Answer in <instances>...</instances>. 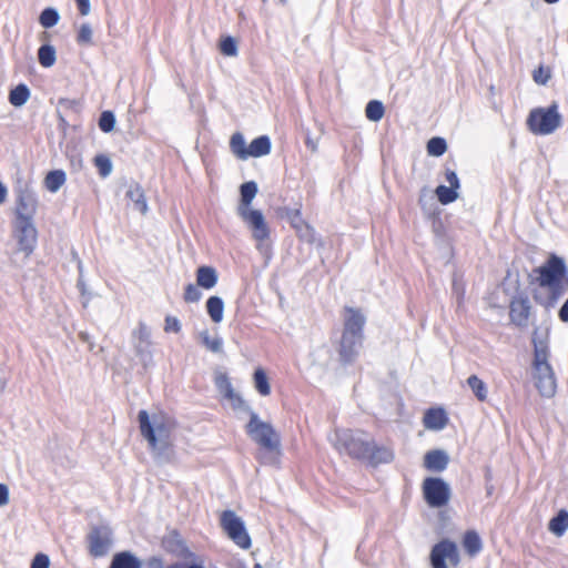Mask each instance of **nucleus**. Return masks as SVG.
Returning a JSON list of instances; mask_svg holds the SVG:
<instances>
[{
    "instance_id": "1",
    "label": "nucleus",
    "mask_w": 568,
    "mask_h": 568,
    "mask_svg": "<svg viewBox=\"0 0 568 568\" xmlns=\"http://www.w3.org/2000/svg\"><path fill=\"white\" fill-rule=\"evenodd\" d=\"M335 436V448L351 458L367 462L372 466L388 464L394 459L393 449L377 445L366 432L342 429L337 430Z\"/></svg>"
},
{
    "instance_id": "2",
    "label": "nucleus",
    "mask_w": 568,
    "mask_h": 568,
    "mask_svg": "<svg viewBox=\"0 0 568 568\" xmlns=\"http://www.w3.org/2000/svg\"><path fill=\"white\" fill-rule=\"evenodd\" d=\"M138 419L141 434L148 440L154 459L160 464L170 463L174 457L170 423L160 416H153L151 420L144 409L139 412Z\"/></svg>"
},
{
    "instance_id": "3",
    "label": "nucleus",
    "mask_w": 568,
    "mask_h": 568,
    "mask_svg": "<svg viewBox=\"0 0 568 568\" xmlns=\"http://www.w3.org/2000/svg\"><path fill=\"white\" fill-rule=\"evenodd\" d=\"M343 331L338 345V356L343 364L353 363L364 341L366 316L361 308L344 306L342 311Z\"/></svg>"
},
{
    "instance_id": "4",
    "label": "nucleus",
    "mask_w": 568,
    "mask_h": 568,
    "mask_svg": "<svg viewBox=\"0 0 568 568\" xmlns=\"http://www.w3.org/2000/svg\"><path fill=\"white\" fill-rule=\"evenodd\" d=\"M250 410V420L246 433L260 446L258 459L266 465H275L282 454L281 437L270 423L260 419L258 415Z\"/></svg>"
},
{
    "instance_id": "5",
    "label": "nucleus",
    "mask_w": 568,
    "mask_h": 568,
    "mask_svg": "<svg viewBox=\"0 0 568 568\" xmlns=\"http://www.w3.org/2000/svg\"><path fill=\"white\" fill-rule=\"evenodd\" d=\"M532 377L535 386L541 396L550 398L556 394L557 378L549 363L548 345L546 342L537 341L536 338L532 339Z\"/></svg>"
},
{
    "instance_id": "6",
    "label": "nucleus",
    "mask_w": 568,
    "mask_h": 568,
    "mask_svg": "<svg viewBox=\"0 0 568 568\" xmlns=\"http://www.w3.org/2000/svg\"><path fill=\"white\" fill-rule=\"evenodd\" d=\"M561 124V115L558 106L552 103L549 108H537L530 111L527 118V126L530 132L547 135L555 132Z\"/></svg>"
},
{
    "instance_id": "7",
    "label": "nucleus",
    "mask_w": 568,
    "mask_h": 568,
    "mask_svg": "<svg viewBox=\"0 0 568 568\" xmlns=\"http://www.w3.org/2000/svg\"><path fill=\"white\" fill-rule=\"evenodd\" d=\"M16 207L13 220L33 221L38 210V197L28 181L19 178L14 186Z\"/></svg>"
},
{
    "instance_id": "8",
    "label": "nucleus",
    "mask_w": 568,
    "mask_h": 568,
    "mask_svg": "<svg viewBox=\"0 0 568 568\" xmlns=\"http://www.w3.org/2000/svg\"><path fill=\"white\" fill-rule=\"evenodd\" d=\"M12 237L16 241L17 248L14 254H22L27 260L34 251L38 242V231L34 221L12 220Z\"/></svg>"
},
{
    "instance_id": "9",
    "label": "nucleus",
    "mask_w": 568,
    "mask_h": 568,
    "mask_svg": "<svg viewBox=\"0 0 568 568\" xmlns=\"http://www.w3.org/2000/svg\"><path fill=\"white\" fill-rule=\"evenodd\" d=\"M534 272L537 274L538 284H568V266L566 261L554 253Z\"/></svg>"
},
{
    "instance_id": "10",
    "label": "nucleus",
    "mask_w": 568,
    "mask_h": 568,
    "mask_svg": "<svg viewBox=\"0 0 568 568\" xmlns=\"http://www.w3.org/2000/svg\"><path fill=\"white\" fill-rule=\"evenodd\" d=\"M239 216L246 224L247 229L252 233V237L256 241V247L260 251H264L265 241L270 237L268 224L260 210H241Z\"/></svg>"
},
{
    "instance_id": "11",
    "label": "nucleus",
    "mask_w": 568,
    "mask_h": 568,
    "mask_svg": "<svg viewBox=\"0 0 568 568\" xmlns=\"http://www.w3.org/2000/svg\"><path fill=\"white\" fill-rule=\"evenodd\" d=\"M424 499L429 507L440 508L448 504L450 499L449 485L439 477H427L423 481Z\"/></svg>"
},
{
    "instance_id": "12",
    "label": "nucleus",
    "mask_w": 568,
    "mask_h": 568,
    "mask_svg": "<svg viewBox=\"0 0 568 568\" xmlns=\"http://www.w3.org/2000/svg\"><path fill=\"white\" fill-rule=\"evenodd\" d=\"M221 526L227 536L242 549L251 547V537L243 520L233 510H224L221 515Z\"/></svg>"
},
{
    "instance_id": "13",
    "label": "nucleus",
    "mask_w": 568,
    "mask_h": 568,
    "mask_svg": "<svg viewBox=\"0 0 568 568\" xmlns=\"http://www.w3.org/2000/svg\"><path fill=\"white\" fill-rule=\"evenodd\" d=\"M432 568H448L446 561L453 567H457L460 562V555L456 542L450 539H443L435 544L429 555Z\"/></svg>"
},
{
    "instance_id": "14",
    "label": "nucleus",
    "mask_w": 568,
    "mask_h": 568,
    "mask_svg": "<svg viewBox=\"0 0 568 568\" xmlns=\"http://www.w3.org/2000/svg\"><path fill=\"white\" fill-rule=\"evenodd\" d=\"M89 554L94 557L105 556L112 545V532L108 527H93L88 535Z\"/></svg>"
},
{
    "instance_id": "15",
    "label": "nucleus",
    "mask_w": 568,
    "mask_h": 568,
    "mask_svg": "<svg viewBox=\"0 0 568 568\" xmlns=\"http://www.w3.org/2000/svg\"><path fill=\"white\" fill-rule=\"evenodd\" d=\"M509 308L510 322L518 327H527L531 308L528 296L519 294L514 297Z\"/></svg>"
},
{
    "instance_id": "16",
    "label": "nucleus",
    "mask_w": 568,
    "mask_h": 568,
    "mask_svg": "<svg viewBox=\"0 0 568 568\" xmlns=\"http://www.w3.org/2000/svg\"><path fill=\"white\" fill-rule=\"evenodd\" d=\"M216 386L224 397L232 402L234 408L250 409L245 400L234 392V388L226 375L216 377Z\"/></svg>"
},
{
    "instance_id": "17",
    "label": "nucleus",
    "mask_w": 568,
    "mask_h": 568,
    "mask_svg": "<svg viewBox=\"0 0 568 568\" xmlns=\"http://www.w3.org/2000/svg\"><path fill=\"white\" fill-rule=\"evenodd\" d=\"M449 463V456L445 450L433 449L426 453L424 466L432 471H444Z\"/></svg>"
},
{
    "instance_id": "18",
    "label": "nucleus",
    "mask_w": 568,
    "mask_h": 568,
    "mask_svg": "<svg viewBox=\"0 0 568 568\" xmlns=\"http://www.w3.org/2000/svg\"><path fill=\"white\" fill-rule=\"evenodd\" d=\"M423 423L426 429L442 430L448 424V417L443 408H429L424 415Z\"/></svg>"
},
{
    "instance_id": "19",
    "label": "nucleus",
    "mask_w": 568,
    "mask_h": 568,
    "mask_svg": "<svg viewBox=\"0 0 568 568\" xmlns=\"http://www.w3.org/2000/svg\"><path fill=\"white\" fill-rule=\"evenodd\" d=\"M126 197L133 203L134 209L142 214L148 212V203L144 191L138 183L130 184L126 191Z\"/></svg>"
},
{
    "instance_id": "20",
    "label": "nucleus",
    "mask_w": 568,
    "mask_h": 568,
    "mask_svg": "<svg viewBox=\"0 0 568 568\" xmlns=\"http://www.w3.org/2000/svg\"><path fill=\"white\" fill-rule=\"evenodd\" d=\"M109 568H142V564L130 551H121L113 556Z\"/></svg>"
},
{
    "instance_id": "21",
    "label": "nucleus",
    "mask_w": 568,
    "mask_h": 568,
    "mask_svg": "<svg viewBox=\"0 0 568 568\" xmlns=\"http://www.w3.org/2000/svg\"><path fill=\"white\" fill-rule=\"evenodd\" d=\"M241 192V200L240 204L237 206V213L241 210H250V205L253 201V199L257 194V184L254 181L245 182L240 187Z\"/></svg>"
},
{
    "instance_id": "22",
    "label": "nucleus",
    "mask_w": 568,
    "mask_h": 568,
    "mask_svg": "<svg viewBox=\"0 0 568 568\" xmlns=\"http://www.w3.org/2000/svg\"><path fill=\"white\" fill-rule=\"evenodd\" d=\"M463 547L468 556L475 557L483 549V542L479 535L475 530H468L463 538Z\"/></svg>"
},
{
    "instance_id": "23",
    "label": "nucleus",
    "mask_w": 568,
    "mask_h": 568,
    "mask_svg": "<svg viewBox=\"0 0 568 568\" xmlns=\"http://www.w3.org/2000/svg\"><path fill=\"white\" fill-rule=\"evenodd\" d=\"M271 152V140L267 135L254 139L248 145V158H261Z\"/></svg>"
},
{
    "instance_id": "24",
    "label": "nucleus",
    "mask_w": 568,
    "mask_h": 568,
    "mask_svg": "<svg viewBox=\"0 0 568 568\" xmlns=\"http://www.w3.org/2000/svg\"><path fill=\"white\" fill-rule=\"evenodd\" d=\"M133 348L144 368L153 365L152 342L133 343Z\"/></svg>"
},
{
    "instance_id": "25",
    "label": "nucleus",
    "mask_w": 568,
    "mask_h": 568,
    "mask_svg": "<svg viewBox=\"0 0 568 568\" xmlns=\"http://www.w3.org/2000/svg\"><path fill=\"white\" fill-rule=\"evenodd\" d=\"M67 175L62 170L50 171L44 178V186L48 191L55 193L65 183Z\"/></svg>"
},
{
    "instance_id": "26",
    "label": "nucleus",
    "mask_w": 568,
    "mask_h": 568,
    "mask_svg": "<svg viewBox=\"0 0 568 568\" xmlns=\"http://www.w3.org/2000/svg\"><path fill=\"white\" fill-rule=\"evenodd\" d=\"M548 528L556 536H562L568 529V511L564 509L560 510L550 519Z\"/></svg>"
},
{
    "instance_id": "27",
    "label": "nucleus",
    "mask_w": 568,
    "mask_h": 568,
    "mask_svg": "<svg viewBox=\"0 0 568 568\" xmlns=\"http://www.w3.org/2000/svg\"><path fill=\"white\" fill-rule=\"evenodd\" d=\"M29 98H30V90L23 83L18 84L9 93V102L13 106H17V108L24 105L28 102Z\"/></svg>"
},
{
    "instance_id": "28",
    "label": "nucleus",
    "mask_w": 568,
    "mask_h": 568,
    "mask_svg": "<svg viewBox=\"0 0 568 568\" xmlns=\"http://www.w3.org/2000/svg\"><path fill=\"white\" fill-rule=\"evenodd\" d=\"M230 148L234 155L240 160L248 159V148L245 146L243 134L236 132L231 136Z\"/></svg>"
},
{
    "instance_id": "29",
    "label": "nucleus",
    "mask_w": 568,
    "mask_h": 568,
    "mask_svg": "<svg viewBox=\"0 0 568 568\" xmlns=\"http://www.w3.org/2000/svg\"><path fill=\"white\" fill-rule=\"evenodd\" d=\"M224 304L217 296H211L206 301V311L214 323H220L223 318Z\"/></svg>"
},
{
    "instance_id": "30",
    "label": "nucleus",
    "mask_w": 568,
    "mask_h": 568,
    "mask_svg": "<svg viewBox=\"0 0 568 568\" xmlns=\"http://www.w3.org/2000/svg\"><path fill=\"white\" fill-rule=\"evenodd\" d=\"M38 60L43 68H51L57 61L54 47L51 44H42L38 50Z\"/></svg>"
},
{
    "instance_id": "31",
    "label": "nucleus",
    "mask_w": 568,
    "mask_h": 568,
    "mask_svg": "<svg viewBox=\"0 0 568 568\" xmlns=\"http://www.w3.org/2000/svg\"><path fill=\"white\" fill-rule=\"evenodd\" d=\"M467 385L479 402H485L487 399V386L477 375H470L467 378Z\"/></svg>"
},
{
    "instance_id": "32",
    "label": "nucleus",
    "mask_w": 568,
    "mask_h": 568,
    "mask_svg": "<svg viewBox=\"0 0 568 568\" xmlns=\"http://www.w3.org/2000/svg\"><path fill=\"white\" fill-rule=\"evenodd\" d=\"M255 389L262 396H268L271 394V386L268 378L263 368H257L253 375Z\"/></svg>"
},
{
    "instance_id": "33",
    "label": "nucleus",
    "mask_w": 568,
    "mask_h": 568,
    "mask_svg": "<svg viewBox=\"0 0 568 568\" xmlns=\"http://www.w3.org/2000/svg\"><path fill=\"white\" fill-rule=\"evenodd\" d=\"M217 280H219L217 272L214 267L202 266L197 270L196 284H199V285L216 284Z\"/></svg>"
},
{
    "instance_id": "34",
    "label": "nucleus",
    "mask_w": 568,
    "mask_h": 568,
    "mask_svg": "<svg viewBox=\"0 0 568 568\" xmlns=\"http://www.w3.org/2000/svg\"><path fill=\"white\" fill-rule=\"evenodd\" d=\"M200 338L202 344L212 353H222L223 351V339L219 336H213L209 334L207 331H203L200 333Z\"/></svg>"
},
{
    "instance_id": "35",
    "label": "nucleus",
    "mask_w": 568,
    "mask_h": 568,
    "mask_svg": "<svg viewBox=\"0 0 568 568\" xmlns=\"http://www.w3.org/2000/svg\"><path fill=\"white\" fill-rule=\"evenodd\" d=\"M385 113L384 105L378 100H372L367 103L365 109L366 118L373 122L379 121Z\"/></svg>"
},
{
    "instance_id": "36",
    "label": "nucleus",
    "mask_w": 568,
    "mask_h": 568,
    "mask_svg": "<svg viewBox=\"0 0 568 568\" xmlns=\"http://www.w3.org/2000/svg\"><path fill=\"white\" fill-rule=\"evenodd\" d=\"M435 193L438 197V201L444 205L453 203L458 199L457 190L452 186L448 187L445 185H438L435 190Z\"/></svg>"
},
{
    "instance_id": "37",
    "label": "nucleus",
    "mask_w": 568,
    "mask_h": 568,
    "mask_svg": "<svg viewBox=\"0 0 568 568\" xmlns=\"http://www.w3.org/2000/svg\"><path fill=\"white\" fill-rule=\"evenodd\" d=\"M59 19L60 14L54 8H45L39 17V22L43 28H52L59 22Z\"/></svg>"
},
{
    "instance_id": "38",
    "label": "nucleus",
    "mask_w": 568,
    "mask_h": 568,
    "mask_svg": "<svg viewBox=\"0 0 568 568\" xmlns=\"http://www.w3.org/2000/svg\"><path fill=\"white\" fill-rule=\"evenodd\" d=\"M447 150V143L445 139L435 136L432 138L427 143V152L429 155L433 156H440L443 155Z\"/></svg>"
},
{
    "instance_id": "39",
    "label": "nucleus",
    "mask_w": 568,
    "mask_h": 568,
    "mask_svg": "<svg viewBox=\"0 0 568 568\" xmlns=\"http://www.w3.org/2000/svg\"><path fill=\"white\" fill-rule=\"evenodd\" d=\"M93 30L90 23L84 22L79 27L77 42L79 45H92Z\"/></svg>"
},
{
    "instance_id": "40",
    "label": "nucleus",
    "mask_w": 568,
    "mask_h": 568,
    "mask_svg": "<svg viewBox=\"0 0 568 568\" xmlns=\"http://www.w3.org/2000/svg\"><path fill=\"white\" fill-rule=\"evenodd\" d=\"M94 164L99 170V173L102 178H106L112 172V162L109 156L104 154H99L94 158Z\"/></svg>"
},
{
    "instance_id": "41",
    "label": "nucleus",
    "mask_w": 568,
    "mask_h": 568,
    "mask_svg": "<svg viewBox=\"0 0 568 568\" xmlns=\"http://www.w3.org/2000/svg\"><path fill=\"white\" fill-rule=\"evenodd\" d=\"M220 51L226 57L237 55V43L233 37H225L220 42Z\"/></svg>"
},
{
    "instance_id": "42",
    "label": "nucleus",
    "mask_w": 568,
    "mask_h": 568,
    "mask_svg": "<svg viewBox=\"0 0 568 568\" xmlns=\"http://www.w3.org/2000/svg\"><path fill=\"white\" fill-rule=\"evenodd\" d=\"M133 343L151 342V332L145 323L140 322L138 327L132 332Z\"/></svg>"
},
{
    "instance_id": "43",
    "label": "nucleus",
    "mask_w": 568,
    "mask_h": 568,
    "mask_svg": "<svg viewBox=\"0 0 568 568\" xmlns=\"http://www.w3.org/2000/svg\"><path fill=\"white\" fill-rule=\"evenodd\" d=\"M99 126L103 132H111L115 126V116L111 111H103L99 119Z\"/></svg>"
},
{
    "instance_id": "44",
    "label": "nucleus",
    "mask_w": 568,
    "mask_h": 568,
    "mask_svg": "<svg viewBox=\"0 0 568 568\" xmlns=\"http://www.w3.org/2000/svg\"><path fill=\"white\" fill-rule=\"evenodd\" d=\"M181 322L178 317L168 315L165 317L164 332L178 334L181 331Z\"/></svg>"
},
{
    "instance_id": "45",
    "label": "nucleus",
    "mask_w": 568,
    "mask_h": 568,
    "mask_svg": "<svg viewBox=\"0 0 568 568\" xmlns=\"http://www.w3.org/2000/svg\"><path fill=\"white\" fill-rule=\"evenodd\" d=\"M50 559L44 554H37L32 560L31 568H49Z\"/></svg>"
},
{
    "instance_id": "46",
    "label": "nucleus",
    "mask_w": 568,
    "mask_h": 568,
    "mask_svg": "<svg viewBox=\"0 0 568 568\" xmlns=\"http://www.w3.org/2000/svg\"><path fill=\"white\" fill-rule=\"evenodd\" d=\"M550 78L549 70L544 69L542 67H539L537 70L534 71V80L535 82L539 84H546V82Z\"/></svg>"
},
{
    "instance_id": "47",
    "label": "nucleus",
    "mask_w": 568,
    "mask_h": 568,
    "mask_svg": "<svg viewBox=\"0 0 568 568\" xmlns=\"http://www.w3.org/2000/svg\"><path fill=\"white\" fill-rule=\"evenodd\" d=\"M446 181L449 183V186L458 190L460 187L459 179L455 171L447 169L445 172Z\"/></svg>"
},
{
    "instance_id": "48",
    "label": "nucleus",
    "mask_w": 568,
    "mask_h": 568,
    "mask_svg": "<svg viewBox=\"0 0 568 568\" xmlns=\"http://www.w3.org/2000/svg\"><path fill=\"white\" fill-rule=\"evenodd\" d=\"M434 201V197H433V194H432V191L427 187H423L420 190V194H419V199H418V203L423 206V207H426L427 203L428 202H433Z\"/></svg>"
},
{
    "instance_id": "49",
    "label": "nucleus",
    "mask_w": 568,
    "mask_h": 568,
    "mask_svg": "<svg viewBox=\"0 0 568 568\" xmlns=\"http://www.w3.org/2000/svg\"><path fill=\"white\" fill-rule=\"evenodd\" d=\"M200 286H187L185 292V300L190 302L197 301L200 298Z\"/></svg>"
},
{
    "instance_id": "50",
    "label": "nucleus",
    "mask_w": 568,
    "mask_h": 568,
    "mask_svg": "<svg viewBox=\"0 0 568 568\" xmlns=\"http://www.w3.org/2000/svg\"><path fill=\"white\" fill-rule=\"evenodd\" d=\"M81 16H88L91 11L90 0H74Z\"/></svg>"
},
{
    "instance_id": "51",
    "label": "nucleus",
    "mask_w": 568,
    "mask_h": 568,
    "mask_svg": "<svg viewBox=\"0 0 568 568\" xmlns=\"http://www.w3.org/2000/svg\"><path fill=\"white\" fill-rule=\"evenodd\" d=\"M9 503V488L7 485L0 483V507Z\"/></svg>"
},
{
    "instance_id": "52",
    "label": "nucleus",
    "mask_w": 568,
    "mask_h": 568,
    "mask_svg": "<svg viewBox=\"0 0 568 568\" xmlns=\"http://www.w3.org/2000/svg\"><path fill=\"white\" fill-rule=\"evenodd\" d=\"M288 216L294 227L298 229L300 224H304L300 210H293Z\"/></svg>"
},
{
    "instance_id": "53",
    "label": "nucleus",
    "mask_w": 568,
    "mask_h": 568,
    "mask_svg": "<svg viewBox=\"0 0 568 568\" xmlns=\"http://www.w3.org/2000/svg\"><path fill=\"white\" fill-rule=\"evenodd\" d=\"M145 568H164L160 557H151L145 561Z\"/></svg>"
},
{
    "instance_id": "54",
    "label": "nucleus",
    "mask_w": 568,
    "mask_h": 568,
    "mask_svg": "<svg viewBox=\"0 0 568 568\" xmlns=\"http://www.w3.org/2000/svg\"><path fill=\"white\" fill-rule=\"evenodd\" d=\"M80 293H81V303H82V306L83 307H88L89 305V301H90V297H91V292H89L88 290V286H80Z\"/></svg>"
},
{
    "instance_id": "55",
    "label": "nucleus",
    "mask_w": 568,
    "mask_h": 568,
    "mask_svg": "<svg viewBox=\"0 0 568 568\" xmlns=\"http://www.w3.org/2000/svg\"><path fill=\"white\" fill-rule=\"evenodd\" d=\"M558 316H559L560 321H562L565 323L568 322V298L565 301V303L560 307V310L558 312Z\"/></svg>"
},
{
    "instance_id": "56",
    "label": "nucleus",
    "mask_w": 568,
    "mask_h": 568,
    "mask_svg": "<svg viewBox=\"0 0 568 568\" xmlns=\"http://www.w3.org/2000/svg\"><path fill=\"white\" fill-rule=\"evenodd\" d=\"M59 105L62 108H65V109H72L77 105V101L67 99V98H62L59 100Z\"/></svg>"
},
{
    "instance_id": "57",
    "label": "nucleus",
    "mask_w": 568,
    "mask_h": 568,
    "mask_svg": "<svg viewBox=\"0 0 568 568\" xmlns=\"http://www.w3.org/2000/svg\"><path fill=\"white\" fill-rule=\"evenodd\" d=\"M168 568H204V567L201 565H197V564L187 565L184 562H175L173 565H170Z\"/></svg>"
},
{
    "instance_id": "58",
    "label": "nucleus",
    "mask_w": 568,
    "mask_h": 568,
    "mask_svg": "<svg viewBox=\"0 0 568 568\" xmlns=\"http://www.w3.org/2000/svg\"><path fill=\"white\" fill-rule=\"evenodd\" d=\"M8 196V190L6 185L0 181V204L4 203Z\"/></svg>"
},
{
    "instance_id": "59",
    "label": "nucleus",
    "mask_w": 568,
    "mask_h": 568,
    "mask_svg": "<svg viewBox=\"0 0 568 568\" xmlns=\"http://www.w3.org/2000/svg\"><path fill=\"white\" fill-rule=\"evenodd\" d=\"M79 337L81 338V341H82V342L88 343V344L90 345V348H92V344H91V342L89 341L90 336H89V334H88V333H85V332H81V333L79 334Z\"/></svg>"
},
{
    "instance_id": "60",
    "label": "nucleus",
    "mask_w": 568,
    "mask_h": 568,
    "mask_svg": "<svg viewBox=\"0 0 568 568\" xmlns=\"http://www.w3.org/2000/svg\"><path fill=\"white\" fill-rule=\"evenodd\" d=\"M7 386V381L0 376V393L4 390Z\"/></svg>"
},
{
    "instance_id": "61",
    "label": "nucleus",
    "mask_w": 568,
    "mask_h": 568,
    "mask_svg": "<svg viewBox=\"0 0 568 568\" xmlns=\"http://www.w3.org/2000/svg\"><path fill=\"white\" fill-rule=\"evenodd\" d=\"M546 3L552 4L558 2L559 0H544Z\"/></svg>"
},
{
    "instance_id": "62",
    "label": "nucleus",
    "mask_w": 568,
    "mask_h": 568,
    "mask_svg": "<svg viewBox=\"0 0 568 568\" xmlns=\"http://www.w3.org/2000/svg\"><path fill=\"white\" fill-rule=\"evenodd\" d=\"M253 568H263V567L260 564H255V566Z\"/></svg>"
},
{
    "instance_id": "63",
    "label": "nucleus",
    "mask_w": 568,
    "mask_h": 568,
    "mask_svg": "<svg viewBox=\"0 0 568 568\" xmlns=\"http://www.w3.org/2000/svg\"><path fill=\"white\" fill-rule=\"evenodd\" d=\"M264 3L267 1V0H262Z\"/></svg>"
}]
</instances>
